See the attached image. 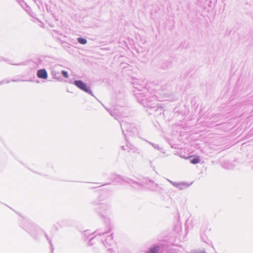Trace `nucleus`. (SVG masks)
<instances>
[{
	"label": "nucleus",
	"mask_w": 253,
	"mask_h": 253,
	"mask_svg": "<svg viewBox=\"0 0 253 253\" xmlns=\"http://www.w3.org/2000/svg\"><path fill=\"white\" fill-rule=\"evenodd\" d=\"M137 99L138 100V102L142 104L144 107L150 108L151 109H155V111H157V110H160V111L162 110L161 108H158L157 107L156 104L155 103H152L150 101H148L147 99H140V96L137 97Z\"/></svg>",
	"instance_id": "f257e3e1"
},
{
	"label": "nucleus",
	"mask_w": 253,
	"mask_h": 253,
	"mask_svg": "<svg viewBox=\"0 0 253 253\" xmlns=\"http://www.w3.org/2000/svg\"><path fill=\"white\" fill-rule=\"evenodd\" d=\"M74 84L80 89L93 96L92 92L90 90V87L87 86L86 84L83 83L82 81L76 80L74 81Z\"/></svg>",
	"instance_id": "f03ea898"
},
{
	"label": "nucleus",
	"mask_w": 253,
	"mask_h": 253,
	"mask_svg": "<svg viewBox=\"0 0 253 253\" xmlns=\"http://www.w3.org/2000/svg\"><path fill=\"white\" fill-rule=\"evenodd\" d=\"M37 75L41 79H46L47 78V73L44 69L38 70Z\"/></svg>",
	"instance_id": "7ed1b4c3"
},
{
	"label": "nucleus",
	"mask_w": 253,
	"mask_h": 253,
	"mask_svg": "<svg viewBox=\"0 0 253 253\" xmlns=\"http://www.w3.org/2000/svg\"><path fill=\"white\" fill-rule=\"evenodd\" d=\"M113 243L114 241L113 240V237L111 235H110L105 240V243H104V244L106 246V247H107L111 246Z\"/></svg>",
	"instance_id": "20e7f679"
},
{
	"label": "nucleus",
	"mask_w": 253,
	"mask_h": 253,
	"mask_svg": "<svg viewBox=\"0 0 253 253\" xmlns=\"http://www.w3.org/2000/svg\"><path fill=\"white\" fill-rule=\"evenodd\" d=\"M200 162V158L198 156L195 157L190 160V162L193 164H196Z\"/></svg>",
	"instance_id": "39448f33"
},
{
	"label": "nucleus",
	"mask_w": 253,
	"mask_h": 253,
	"mask_svg": "<svg viewBox=\"0 0 253 253\" xmlns=\"http://www.w3.org/2000/svg\"><path fill=\"white\" fill-rule=\"evenodd\" d=\"M77 41L80 43L82 44H85L87 43V40L83 38H78L77 39Z\"/></svg>",
	"instance_id": "423d86ee"
},
{
	"label": "nucleus",
	"mask_w": 253,
	"mask_h": 253,
	"mask_svg": "<svg viewBox=\"0 0 253 253\" xmlns=\"http://www.w3.org/2000/svg\"><path fill=\"white\" fill-rule=\"evenodd\" d=\"M120 124L123 132H124V129H126L128 131V127H127V124L126 123L120 122Z\"/></svg>",
	"instance_id": "0eeeda50"
},
{
	"label": "nucleus",
	"mask_w": 253,
	"mask_h": 253,
	"mask_svg": "<svg viewBox=\"0 0 253 253\" xmlns=\"http://www.w3.org/2000/svg\"><path fill=\"white\" fill-rule=\"evenodd\" d=\"M173 185L176 187L179 188L180 189H181L182 186H183L184 184L183 183L175 182L174 183H173Z\"/></svg>",
	"instance_id": "6e6552de"
},
{
	"label": "nucleus",
	"mask_w": 253,
	"mask_h": 253,
	"mask_svg": "<svg viewBox=\"0 0 253 253\" xmlns=\"http://www.w3.org/2000/svg\"><path fill=\"white\" fill-rule=\"evenodd\" d=\"M148 143H149L150 144H151L155 149H159V145L158 144H154V143H153L151 142H149V141H147Z\"/></svg>",
	"instance_id": "1a4fd4ad"
},
{
	"label": "nucleus",
	"mask_w": 253,
	"mask_h": 253,
	"mask_svg": "<svg viewBox=\"0 0 253 253\" xmlns=\"http://www.w3.org/2000/svg\"><path fill=\"white\" fill-rule=\"evenodd\" d=\"M125 181V180L120 176H118L116 178V182L122 183L123 181Z\"/></svg>",
	"instance_id": "9d476101"
},
{
	"label": "nucleus",
	"mask_w": 253,
	"mask_h": 253,
	"mask_svg": "<svg viewBox=\"0 0 253 253\" xmlns=\"http://www.w3.org/2000/svg\"><path fill=\"white\" fill-rule=\"evenodd\" d=\"M61 74L65 78H67L69 77L67 72L65 71H62Z\"/></svg>",
	"instance_id": "9b49d317"
},
{
	"label": "nucleus",
	"mask_w": 253,
	"mask_h": 253,
	"mask_svg": "<svg viewBox=\"0 0 253 253\" xmlns=\"http://www.w3.org/2000/svg\"><path fill=\"white\" fill-rule=\"evenodd\" d=\"M96 234H97V235H98L100 236V235H104V234H105V233H108V232H107V231H106V232H100V231L98 230V231H96Z\"/></svg>",
	"instance_id": "f8f14e48"
},
{
	"label": "nucleus",
	"mask_w": 253,
	"mask_h": 253,
	"mask_svg": "<svg viewBox=\"0 0 253 253\" xmlns=\"http://www.w3.org/2000/svg\"><path fill=\"white\" fill-rule=\"evenodd\" d=\"M51 74H52V75L53 76V77H54V78H57V77H56V74H54L53 73V72H52Z\"/></svg>",
	"instance_id": "ddd939ff"
},
{
	"label": "nucleus",
	"mask_w": 253,
	"mask_h": 253,
	"mask_svg": "<svg viewBox=\"0 0 253 253\" xmlns=\"http://www.w3.org/2000/svg\"><path fill=\"white\" fill-rule=\"evenodd\" d=\"M92 240H93V239H91L90 240V241H89V245H92V243H91V242H92Z\"/></svg>",
	"instance_id": "4468645a"
},
{
	"label": "nucleus",
	"mask_w": 253,
	"mask_h": 253,
	"mask_svg": "<svg viewBox=\"0 0 253 253\" xmlns=\"http://www.w3.org/2000/svg\"><path fill=\"white\" fill-rule=\"evenodd\" d=\"M168 181L171 184L173 185V183H174L175 182H173L170 180H168Z\"/></svg>",
	"instance_id": "2eb2a0df"
},
{
	"label": "nucleus",
	"mask_w": 253,
	"mask_h": 253,
	"mask_svg": "<svg viewBox=\"0 0 253 253\" xmlns=\"http://www.w3.org/2000/svg\"><path fill=\"white\" fill-rule=\"evenodd\" d=\"M110 114H111V116H114V114H113V112H110Z\"/></svg>",
	"instance_id": "dca6fc26"
},
{
	"label": "nucleus",
	"mask_w": 253,
	"mask_h": 253,
	"mask_svg": "<svg viewBox=\"0 0 253 253\" xmlns=\"http://www.w3.org/2000/svg\"><path fill=\"white\" fill-rule=\"evenodd\" d=\"M49 243L51 245L50 241H49Z\"/></svg>",
	"instance_id": "f3484780"
}]
</instances>
